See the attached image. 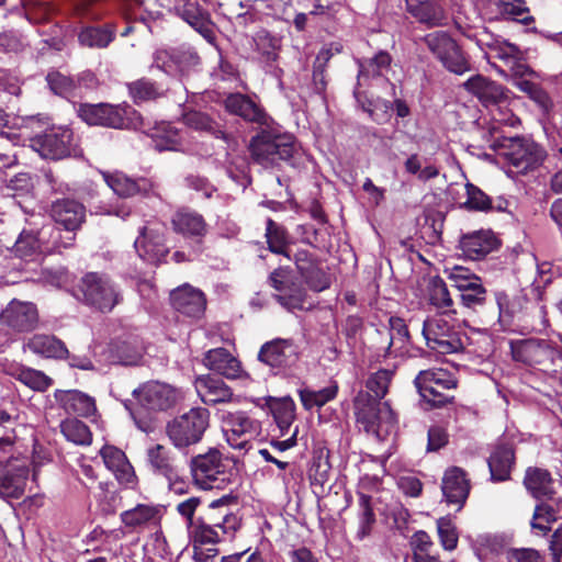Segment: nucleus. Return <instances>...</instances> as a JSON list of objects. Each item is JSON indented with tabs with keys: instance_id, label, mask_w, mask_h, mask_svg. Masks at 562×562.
<instances>
[{
	"instance_id": "nucleus-27",
	"label": "nucleus",
	"mask_w": 562,
	"mask_h": 562,
	"mask_svg": "<svg viewBox=\"0 0 562 562\" xmlns=\"http://www.w3.org/2000/svg\"><path fill=\"white\" fill-rule=\"evenodd\" d=\"M169 300L172 308L187 317L201 318L206 310L205 294L189 283L173 289Z\"/></svg>"
},
{
	"instance_id": "nucleus-34",
	"label": "nucleus",
	"mask_w": 562,
	"mask_h": 562,
	"mask_svg": "<svg viewBox=\"0 0 562 562\" xmlns=\"http://www.w3.org/2000/svg\"><path fill=\"white\" fill-rule=\"evenodd\" d=\"M54 397L69 415L90 417L97 411L95 400L79 390H56Z\"/></svg>"
},
{
	"instance_id": "nucleus-12",
	"label": "nucleus",
	"mask_w": 562,
	"mask_h": 562,
	"mask_svg": "<svg viewBox=\"0 0 562 562\" xmlns=\"http://www.w3.org/2000/svg\"><path fill=\"white\" fill-rule=\"evenodd\" d=\"M422 41L449 72L462 76L471 71L470 56L448 32L435 31L426 34Z\"/></svg>"
},
{
	"instance_id": "nucleus-29",
	"label": "nucleus",
	"mask_w": 562,
	"mask_h": 562,
	"mask_svg": "<svg viewBox=\"0 0 562 562\" xmlns=\"http://www.w3.org/2000/svg\"><path fill=\"white\" fill-rule=\"evenodd\" d=\"M146 462L149 470L173 484L180 474L179 461L173 451L161 443H155L146 450Z\"/></svg>"
},
{
	"instance_id": "nucleus-62",
	"label": "nucleus",
	"mask_w": 562,
	"mask_h": 562,
	"mask_svg": "<svg viewBox=\"0 0 562 562\" xmlns=\"http://www.w3.org/2000/svg\"><path fill=\"white\" fill-rule=\"evenodd\" d=\"M436 525L441 547L447 551L456 550L459 542V531L454 521L449 516H445L438 518Z\"/></svg>"
},
{
	"instance_id": "nucleus-13",
	"label": "nucleus",
	"mask_w": 562,
	"mask_h": 562,
	"mask_svg": "<svg viewBox=\"0 0 562 562\" xmlns=\"http://www.w3.org/2000/svg\"><path fill=\"white\" fill-rule=\"evenodd\" d=\"M79 290L85 303L102 313L111 312L123 300L120 288L104 273H86L81 278Z\"/></svg>"
},
{
	"instance_id": "nucleus-52",
	"label": "nucleus",
	"mask_w": 562,
	"mask_h": 562,
	"mask_svg": "<svg viewBox=\"0 0 562 562\" xmlns=\"http://www.w3.org/2000/svg\"><path fill=\"white\" fill-rule=\"evenodd\" d=\"M127 90L135 104L156 101L165 95L162 86L146 77L128 82Z\"/></svg>"
},
{
	"instance_id": "nucleus-4",
	"label": "nucleus",
	"mask_w": 562,
	"mask_h": 562,
	"mask_svg": "<svg viewBox=\"0 0 562 562\" xmlns=\"http://www.w3.org/2000/svg\"><path fill=\"white\" fill-rule=\"evenodd\" d=\"M78 116L89 125L115 130H142L146 127L142 114L127 103H80Z\"/></svg>"
},
{
	"instance_id": "nucleus-35",
	"label": "nucleus",
	"mask_w": 562,
	"mask_h": 562,
	"mask_svg": "<svg viewBox=\"0 0 562 562\" xmlns=\"http://www.w3.org/2000/svg\"><path fill=\"white\" fill-rule=\"evenodd\" d=\"M522 484L533 498L553 501L555 495L554 480L549 470L528 467L525 471Z\"/></svg>"
},
{
	"instance_id": "nucleus-37",
	"label": "nucleus",
	"mask_w": 562,
	"mask_h": 562,
	"mask_svg": "<svg viewBox=\"0 0 562 562\" xmlns=\"http://www.w3.org/2000/svg\"><path fill=\"white\" fill-rule=\"evenodd\" d=\"M162 515L160 505L137 504L134 508L122 512L120 519L126 528L136 529L159 525Z\"/></svg>"
},
{
	"instance_id": "nucleus-50",
	"label": "nucleus",
	"mask_w": 562,
	"mask_h": 562,
	"mask_svg": "<svg viewBox=\"0 0 562 562\" xmlns=\"http://www.w3.org/2000/svg\"><path fill=\"white\" fill-rule=\"evenodd\" d=\"M267 405L280 429V435L285 436L295 419L294 401L289 396L269 397Z\"/></svg>"
},
{
	"instance_id": "nucleus-48",
	"label": "nucleus",
	"mask_w": 562,
	"mask_h": 562,
	"mask_svg": "<svg viewBox=\"0 0 562 562\" xmlns=\"http://www.w3.org/2000/svg\"><path fill=\"white\" fill-rule=\"evenodd\" d=\"M182 121L186 126L201 132H207L215 138L223 139L225 143H229L233 138L232 134L227 133L220 126L209 114L189 110L182 114Z\"/></svg>"
},
{
	"instance_id": "nucleus-33",
	"label": "nucleus",
	"mask_w": 562,
	"mask_h": 562,
	"mask_svg": "<svg viewBox=\"0 0 562 562\" xmlns=\"http://www.w3.org/2000/svg\"><path fill=\"white\" fill-rule=\"evenodd\" d=\"M203 363L211 371L231 380L241 378L244 373L241 362L223 347L205 352Z\"/></svg>"
},
{
	"instance_id": "nucleus-45",
	"label": "nucleus",
	"mask_w": 562,
	"mask_h": 562,
	"mask_svg": "<svg viewBox=\"0 0 562 562\" xmlns=\"http://www.w3.org/2000/svg\"><path fill=\"white\" fill-rule=\"evenodd\" d=\"M265 239L267 249L271 254L291 259V235L284 225L276 222L271 217H268L266 220Z\"/></svg>"
},
{
	"instance_id": "nucleus-43",
	"label": "nucleus",
	"mask_w": 562,
	"mask_h": 562,
	"mask_svg": "<svg viewBox=\"0 0 562 562\" xmlns=\"http://www.w3.org/2000/svg\"><path fill=\"white\" fill-rule=\"evenodd\" d=\"M116 37V26L113 23L102 25H86L78 33V43L81 47L92 49L106 48Z\"/></svg>"
},
{
	"instance_id": "nucleus-10",
	"label": "nucleus",
	"mask_w": 562,
	"mask_h": 562,
	"mask_svg": "<svg viewBox=\"0 0 562 562\" xmlns=\"http://www.w3.org/2000/svg\"><path fill=\"white\" fill-rule=\"evenodd\" d=\"M448 279L452 288L459 292L462 306L475 313L482 322L488 311L493 292H490L483 284L482 279L470 269L456 266L449 273Z\"/></svg>"
},
{
	"instance_id": "nucleus-20",
	"label": "nucleus",
	"mask_w": 562,
	"mask_h": 562,
	"mask_svg": "<svg viewBox=\"0 0 562 562\" xmlns=\"http://www.w3.org/2000/svg\"><path fill=\"white\" fill-rule=\"evenodd\" d=\"M239 526V519L228 509L222 516V521H217L212 513H207L204 517H199L190 528V537L199 546L216 544L221 541L220 531L223 535L235 532Z\"/></svg>"
},
{
	"instance_id": "nucleus-63",
	"label": "nucleus",
	"mask_w": 562,
	"mask_h": 562,
	"mask_svg": "<svg viewBox=\"0 0 562 562\" xmlns=\"http://www.w3.org/2000/svg\"><path fill=\"white\" fill-rule=\"evenodd\" d=\"M110 358L112 362L123 366L137 364L140 353L127 341H114L110 345Z\"/></svg>"
},
{
	"instance_id": "nucleus-38",
	"label": "nucleus",
	"mask_w": 562,
	"mask_h": 562,
	"mask_svg": "<svg viewBox=\"0 0 562 562\" xmlns=\"http://www.w3.org/2000/svg\"><path fill=\"white\" fill-rule=\"evenodd\" d=\"M103 177L106 184L121 198L147 195L153 190V183L147 178L132 179L122 172L104 173Z\"/></svg>"
},
{
	"instance_id": "nucleus-8",
	"label": "nucleus",
	"mask_w": 562,
	"mask_h": 562,
	"mask_svg": "<svg viewBox=\"0 0 562 562\" xmlns=\"http://www.w3.org/2000/svg\"><path fill=\"white\" fill-rule=\"evenodd\" d=\"M491 147L499 151L519 173L538 168L547 157V151L541 145L525 136L497 137Z\"/></svg>"
},
{
	"instance_id": "nucleus-17",
	"label": "nucleus",
	"mask_w": 562,
	"mask_h": 562,
	"mask_svg": "<svg viewBox=\"0 0 562 562\" xmlns=\"http://www.w3.org/2000/svg\"><path fill=\"white\" fill-rule=\"evenodd\" d=\"M257 99V95L231 92L224 97L221 104L229 115L237 116L246 123L260 127H270L273 119Z\"/></svg>"
},
{
	"instance_id": "nucleus-41",
	"label": "nucleus",
	"mask_w": 562,
	"mask_h": 562,
	"mask_svg": "<svg viewBox=\"0 0 562 562\" xmlns=\"http://www.w3.org/2000/svg\"><path fill=\"white\" fill-rule=\"evenodd\" d=\"M463 87L485 105L497 104L505 99L504 87L482 75L470 77Z\"/></svg>"
},
{
	"instance_id": "nucleus-9",
	"label": "nucleus",
	"mask_w": 562,
	"mask_h": 562,
	"mask_svg": "<svg viewBox=\"0 0 562 562\" xmlns=\"http://www.w3.org/2000/svg\"><path fill=\"white\" fill-rule=\"evenodd\" d=\"M422 335L427 348L436 353L451 355L464 350L465 334L443 314L427 317L423 322Z\"/></svg>"
},
{
	"instance_id": "nucleus-24",
	"label": "nucleus",
	"mask_w": 562,
	"mask_h": 562,
	"mask_svg": "<svg viewBox=\"0 0 562 562\" xmlns=\"http://www.w3.org/2000/svg\"><path fill=\"white\" fill-rule=\"evenodd\" d=\"M30 468L24 458L0 463V496L5 499H19L25 493Z\"/></svg>"
},
{
	"instance_id": "nucleus-1",
	"label": "nucleus",
	"mask_w": 562,
	"mask_h": 562,
	"mask_svg": "<svg viewBox=\"0 0 562 562\" xmlns=\"http://www.w3.org/2000/svg\"><path fill=\"white\" fill-rule=\"evenodd\" d=\"M509 350L513 361L532 373L553 375L562 369V351L549 339H512Z\"/></svg>"
},
{
	"instance_id": "nucleus-30",
	"label": "nucleus",
	"mask_w": 562,
	"mask_h": 562,
	"mask_svg": "<svg viewBox=\"0 0 562 562\" xmlns=\"http://www.w3.org/2000/svg\"><path fill=\"white\" fill-rule=\"evenodd\" d=\"M441 491L448 504L457 506L460 510L470 494L471 483L467 472L459 467L448 468L442 476Z\"/></svg>"
},
{
	"instance_id": "nucleus-23",
	"label": "nucleus",
	"mask_w": 562,
	"mask_h": 562,
	"mask_svg": "<svg viewBox=\"0 0 562 562\" xmlns=\"http://www.w3.org/2000/svg\"><path fill=\"white\" fill-rule=\"evenodd\" d=\"M257 359L271 369L284 370L299 361L300 348L292 338H274L261 345Z\"/></svg>"
},
{
	"instance_id": "nucleus-14",
	"label": "nucleus",
	"mask_w": 562,
	"mask_h": 562,
	"mask_svg": "<svg viewBox=\"0 0 562 562\" xmlns=\"http://www.w3.org/2000/svg\"><path fill=\"white\" fill-rule=\"evenodd\" d=\"M268 284L278 292L276 301L288 310H303L307 299L303 286L290 266H279L268 276Z\"/></svg>"
},
{
	"instance_id": "nucleus-47",
	"label": "nucleus",
	"mask_w": 562,
	"mask_h": 562,
	"mask_svg": "<svg viewBox=\"0 0 562 562\" xmlns=\"http://www.w3.org/2000/svg\"><path fill=\"white\" fill-rule=\"evenodd\" d=\"M540 501L533 510L531 528L538 529L544 536L551 530V522L562 519V499Z\"/></svg>"
},
{
	"instance_id": "nucleus-60",
	"label": "nucleus",
	"mask_w": 562,
	"mask_h": 562,
	"mask_svg": "<svg viewBox=\"0 0 562 562\" xmlns=\"http://www.w3.org/2000/svg\"><path fill=\"white\" fill-rule=\"evenodd\" d=\"M10 249L16 257L27 259L41 251V240L33 232L22 231L18 239L14 243L11 241Z\"/></svg>"
},
{
	"instance_id": "nucleus-59",
	"label": "nucleus",
	"mask_w": 562,
	"mask_h": 562,
	"mask_svg": "<svg viewBox=\"0 0 562 562\" xmlns=\"http://www.w3.org/2000/svg\"><path fill=\"white\" fill-rule=\"evenodd\" d=\"M333 52L330 48H322L316 55L314 65H313V89L317 94H323L327 88V79H326V68L327 65L333 57Z\"/></svg>"
},
{
	"instance_id": "nucleus-39",
	"label": "nucleus",
	"mask_w": 562,
	"mask_h": 562,
	"mask_svg": "<svg viewBox=\"0 0 562 562\" xmlns=\"http://www.w3.org/2000/svg\"><path fill=\"white\" fill-rule=\"evenodd\" d=\"M195 386L201 401L206 405L231 402L234 395L233 390L222 379L211 374L198 378Z\"/></svg>"
},
{
	"instance_id": "nucleus-61",
	"label": "nucleus",
	"mask_w": 562,
	"mask_h": 562,
	"mask_svg": "<svg viewBox=\"0 0 562 562\" xmlns=\"http://www.w3.org/2000/svg\"><path fill=\"white\" fill-rule=\"evenodd\" d=\"M467 200L461 205L468 211L477 212H491L492 211V198L488 196L477 186L467 182L465 184Z\"/></svg>"
},
{
	"instance_id": "nucleus-26",
	"label": "nucleus",
	"mask_w": 562,
	"mask_h": 562,
	"mask_svg": "<svg viewBox=\"0 0 562 562\" xmlns=\"http://www.w3.org/2000/svg\"><path fill=\"white\" fill-rule=\"evenodd\" d=\"M138 404L148 411L162 412L171 408L177 403V391L172 386L147 382L133 391Z\"/></svg>"
},
{
	"instance_id": "nucleus-57",
	"label": "nucleus",
	"mask_w": 562,
	"mask_h": 562,
	"mask_svg": "<svg viewBox=\"0 0 562 562\" xmlns=\"http://www.w3.org/2000/svg\"><path fill=\"white\" fill-rule=\"evenodd\" d=\"M46 81L52 92L56 95L66 99L77 95L79 85L72 77L66 76L59 71H52L47 74Z\"/></svg>"
},
{
	"instance_id": "nucleus-32",
	"label": "nucleus",
	"mask_w": 562,
	"mask_h": 562,
	"mask_svg": "<svg viewBox=\"0 0 562 562\" xmlns=\"http://www.w3.org/2000/svg\"><path fill=\"white\" fill-rule=\"evenodd\" d=\"M104 465L114 474L120 484L133 486L137 476L126 454L119 448L105 445L100 450Z\"/></svg>"
},
{
	"instance_id": "nucleus-15",
	"label": "nucleus",
	"mask_w": 562,
	"mask_h": 562,
	"mask_svg": "<svg viewBox=\"0 0 562 562\" xmlns=\"http://www.w3.org/2000/svg\"><path fill=\"white\" fill-rule=\"evenodd\" d=\"M221 420L226 441L233 449L247 450L261 434V423L244 411L222 412Z\"/></svg>"
},
{
	"instance_id": "nucleus-5",
	"label": "nucleus",
	"mask_w": 562,
	"mask_h": 562,
	"mask_svg": "<svg viewBox=\"0 0 562 562\" xmlns=\"http://www.w3.org/2000/svg\"><path fill=\"white\" fill-rule=\"evenodd\" d=\"M189 467L194 484L202 490L224 488L235 476L234 468L216 448L192 457Z\"/></svg>"
},
{
	"instance_id": "nucleus-11",
	"label": "nucleus",
	"mask_w": 562,
	"mask_h": 562,
	"mask_svg": "<svg viewBox=\"0 0 562 562\" xmlns=\"http://www.w3.org/2000/svg\"><path fill=\"white\" fill-rule=\"evenodd\" d=\"M527 304L525 296L510 295L504 290L493 291L483 323L497 326L501 331H515L520 326Z\"/></svg>"
},
{
	"instance_id": "nucleus-22",
	"label": "nucleus",
	"mask_w": 562,
	"mask_h": 562,
	"mask_svg": "<svg viewBox=\"0 0 562 562\" xmlns=\"http://www.w3.org/2000/svg\"><path fill=\"white\" fill-rule=\"evenodd\" d=\"M490 480L493 483H502L512 480V473L516 467V443L513 439L501 437L491 447L486 459Z\"/></svg>"
},
{
	"instance_id": "nucleus-44",
	"label": "nucleus",
	"mask_w": 562,
	"mask_h": 562,
	"mask_svg": "<svg viewBox=\"0 0 562 562\" xmlns=\"http://www.w3.org/2000/svg\"><path fill=\"white\" fill-rule=\"evenodd\" d=\"M25 347L33 353L47 359H67L69 351L65 342L54 335L35 334L29 338Z\"/></svg>"
},
{
	"instance_id": "nucleus-31",
	"label": "nucleus",
	"mask_w": 562,
	"mask_h": 562,
	"mask_svg": "<svg viewBox=\"0 0 562 562\" xmlns=\"http://www.w3.org/2000/svg\"><path fill=\"white\" fill-rule=\"evenodd\" d=\"M499 240L491 229H480L462 235L459 248L471 260H481L497 249Z\"/></svg>"
},
{
	"instance_id": "nucleus-53",
	"label": "nucleus",
	"mask_w": 562,
	"mask_h": 562,
	"mask_svg": "<svg viewBox=\"0 0 562 562\" xmlns=\"http://www.w3.org/2000/svg\"><path fill=\"white\" fill-rule=\"evenodd\" d=\"M358 530L357 538L362 540L369 537L376 522V517L373 510L372 496L358 492Z\"/></svg>"
},
{
	"instance_id": "nucleus-49",
	"label": "nucleus",
	"mask_w": 562,
	"mask_h": 562,
	"mask_svg": "<svg viewBox=\"0 0 562 562\" xmlns=\"http://www.w3.org/2000/svg\"><path fill=\"white\" fill-rule=\"evenodd\" d=\"M254 42L260 63L267 67H273L280 56L282 38L267 30H261L256 33Z\"/></svg>"
},
{
	"instance_id": "nucleus-54",
	"label": "nucleus",
	"mask_w": 562,
	"mask_h": 562,
	"mask_svg": "<svg viewBox=\"0 0 562 562\" xmlns=\"http://www.w3.org/2000/svg\"><path fill=\"white\" fill-rule=\"evenodd\" d=\"M429 302L438 310H442L445 316L448 313L456 314L454 302L446 282L440 277H435L429 283Z\"/></svg>"
},
{
	"instance_id": "nucleus-21",
	"label": "nucleus",
	"mask_w": 562,
	"mask_h": 562,
	"mask_svg": "<svg viewBox=\"0 0 562 562\" xmlns=\"http://www.w3.org/2000/svg\"><path fill=\"white\" fill-rule=\"evenodd\" d=\"M31 147L45 159L60 160L74 150V133L67 127L54 128L31 138Z\"/></svg>"
},
{
	"instance_id": "nucleus-56",
	"label": "nucleus",
	"mask_w": 562,
	"mask_h": 562,
	"mask_svg": "<svg viewBox=\"0 0 562 562\" xmlns=\"http://www.w3.org/2000/svg\"><path fill=\"white\" fill-rule=\"evenodd\" d=\"M338 393V384L336 381L331 385L326 386L318 391L303 389L299 391L302 405L305 409H312L314 407H322L328 402L333 401Z\"/></svg>"
},
{
	"instance_id": "nucleus-6",
	"label": "nucleus",
	"mask_w": 562,
	"mask_h": 562,
	"mask_svg": "<svg viewBox=\"0 0 562 562\" xmlns=\"http://www.w3.org/2000/svg\"><path fill=\"white\" fill-rule=\"evenodd\" d=\"M356 420L368 435L383 439L397 423L389 402L381 403L368 392H359L353 400Z\"/></svg>"
},
{
	"instance_id": "nucleus-19",
	"label": "nucleus",
	"mask_w": 562,
	"mask_h": 562,
	"mask_svg": "<svg viewBox=\"0 0 562 562\" xmlns=\"http://www.w3.org/2000/svg\"><path fill=\"white\" fill-rule=\"evenodd\" d=\"M172 231L183 238L191 240V252L195 256L205 250L204 238L209 225L202 214L189 209H179L171 217Z\"/></svg>"
},
{
	"instance_id": "nucleus-7",
	"label": "nucleus",
	"mask_w": 562,
	"mask_h": 562,
	"mask_svg": "<svg viewBox=\"0 0 562 562\" xmlns=\"http://www.w3.org/2000/svg\"><path fill=\"white\" fill-rule=\"evenodd\" d=\"M209 427L210 412L199 406L167 422L165 434L175 448L184 450L201 442Z\"/></svg>"
},
{
	"instance_id": "nucleus-42",
	"label": "nucleus",
	"mask_w": 562,
	"mask_h": 562,
	"mask_svg": "<svg viewBox=\"0 0 562 562\" xmlns=\"http://www.w3.org/2000/svg\"><path fill=\"white\" fill-rule=\"evenodd\" d=\"M406 11L428 27L443 25L447 19L443 8L432 0H406Z\"/></svg>"
},
{
	"instance_id": "nucleus-40",
	"label": "nucleus",
	"mask_w": 562,
	"mask_h": 562,
	"mask_svg": "<svg viewBox=\"0 0 562 562\" xmlns=\"http://www.w3.org/2000/svg\"><path fill=\"white\" fill-rule=\"evenodd\" d=\"M330 451L324 445H316L313 448L312 463L308 470V479L315 494L324 493L325 484L329 481L331 463Z\"/></svg>"
},
{
	"instance_id": "nucleus-51",
	"label": "nucleus",
	"mask_w": 562,
	"mask_h": 562,
	"mask_svg": "<svg viewBox=\"0 0 562 562\" xmlns=\"http://www.w3.org/2000/svg\"><path fill=\"white\" fill-rule=\"evenodd\" d=\"M392 57L386 50H379L372 58L358 59V87L369 78L381 77L390 68Z\"/></svg>"
},
{
	"instance_id": "nucleus-36",
	"label": "nucleus",
	"mask_w": 562,
	"mask_h": 562,
	"mask_svg": "<svg viewBox=\"0 0 562 562\" xmlns=\"http://www.w3.org/2000/svg\"><path fill=\"white\" fill-rule=\"evenodd\" d=\"M177 14L201 34L207 42H213L215 33L210 13L199 2L190 1L176 7Z\"/></svg>"
},
{
	"instance_id": "nucleus-25",
	"label": "nucleus",
	"mask_w": 562,
	"mask_h": 562,
	"mask_svg": "<svg viewBox=\"0 0 562 562\" xmlns=\"http://www.w3.org/2000/svg\"><path fill=\"white\" fill-rule=\"evenodd\" d=\"M304 283L314 292L325 291L330 286V278L321 267V260L306 249H297L291 259Z\"/></svg>"
},
{
	"instance_id": "nucleus-18",
	"label": "nucleus",
	"mask_w": 562,
	"mask_h": 562,
	"mask_svg": "<svg viewBox=\"0 0 562 562\" xmlns=\"http://www.w3.org/2000/svg\"><path fill=\"white\" fill-rule=\"evenodd\" d=\"M134 247L144 261L154 266L166 263V258L170 252L166 245V228L159 224H148L140 227Z\"/></svg>"
},
{
	"instance_id": "nucleus-55",
	"label": "nucleus",
	"mask_w": 562,
	"mask_h": 562,
	"mask_svg": "<svg viewBox=\"0 0 562 562\" xmlns=\"http://www.w3.org/2000/svg\"><path fill=\"white\" fill-rule=\"evenodd\" d=\"M64 437L77 446H90L92 432L87 424L77 418H66L60 423Z\"/></svg>"
},
{
	"instance_id": "nucleus-2",
	"label": "nucleus",
	"mask_w": 562,
	"mask_h": 562,
	"mask_svg": "<svg viewBox=\"0 0 562 562\" xmlns=\"http://www.w3.org/2000/svg\"><path fill=\"white\" fill-rule=\"evenodd\" d=\"M413 384L420 397L422 406L427 411L446 408L456 403L458 379L446 369L420 370Z\"/></svg>"
},
{
	"instance_id": "nucleus-16",
	"label": "nucleus",
	"mask_w": 562,
	"mask_h": 562,
	"mask_svg": "<svg viewBox=\"0 0 562 562\" xmlns=\"http://www.w3.org/2000/svg\"><path fill=\"white\" fill-rule=\"evenodd\" d=\"M40 313L35 303L12 299L0 313V329L7 335L36 329Z\"/></svg>"
},
{
	"instance_id": "nucleus-3",
	"label": "nucleus",
	"mask_w": 562,
	"mask_h": 562,
	"mask_svg": "<svg viewBox=\"0 0 562 562\" xmlns=\"http://www.w3.org/2000/svg\"><path fill=\"white\" fill-rule=\"evenodd\" d=\"M249 151L254 161L266 168L280 166L281 161L294 166L297 154L293 135L277 133L269 127H261L251 137Z\"/></svg>"
},
{
	"instance_id": "nucleus-28",
	"label": "nucleus",
	"mask_w": 562,
	"mask_h": 562,
	"mask_svg": "<svg viewBox=\"0 0 562 562\" xmlns=\"http://www.w3.org/2000/svg\"><path fill=\"white\" fill-rule=\"evenodd\" d=\"M49 215L65 232H78L86 222V206L69 198L57 199L50 204Z\"/></svg>"
},
{
	"instance_id": "nucleus-46",
	"label": "nucleus",
	"mask_w": 562,
	"mask_h": 562,
	"mask_svg": "<svg viewBox=\"0 0 562 562\" xmlns=\"http://www.w3.org/2000/svg\"><path fill=\"white\" fill-rule=\"evenodd\" d=\"M389 331L376 329V334L380 336V346L378 347L379 356L387 357L390 355L395 338L403 345L412 344V336L404 318L391 316L389 318Z\"/></svg>"
},
{
	"instance_id": "nucleus-58",
	"label": "nucleus",
	"mask_w": 562,
	"mask_h": 562,
	"mask_svg": "<svg viewBox=\"0 0 562 562\" xmlns=\"http://www.w3.org/2000/svg\"><path fill=\"white\" fill-rule=\"evenodd\" d=\"M516 87L518 90L526 93L542 110V112L549 113L552 110L553 101L541 85L522 79L517 81Z\"/></svg>"
},
{
	"instance_id": "nucleus-64",
	"label": "nucleus",
	"mask_w": 562,
	"mask_h": 562,
	"mask_svg": "<svg viewBox=\"0 0 562 562\" xmlns=\"http://www.w3.org/2000/svg\"><path fill=\"white\" fill-rule=\"evenodd\" d=\"M494 4L497 12L505 19H512L519 22H527L529 8L525 0H495Z\"/></svg>"
}]
</instances>
